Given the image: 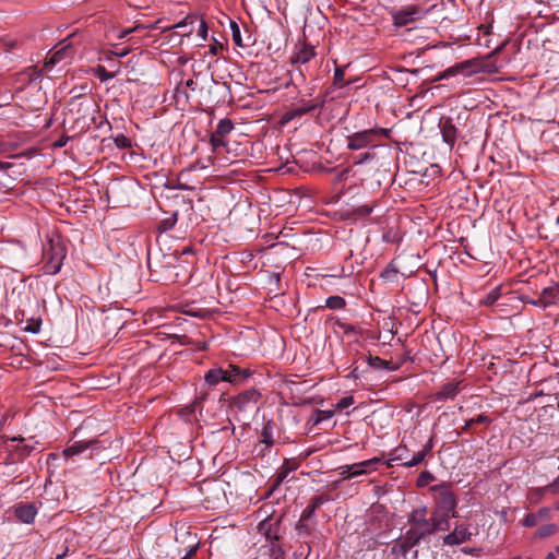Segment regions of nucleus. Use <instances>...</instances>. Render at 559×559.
I'll list each match as a JSON object with an SVG mask.
<instances>
[{
  "instance_id": "f257e3e1",
  "label": "nucleus",
  "mask_w": 559,
  "mask_h": 559,
  "mask_svg": "<svg viewBox=\"0 0 559 559\" xmlns=\"http://www.w3.org/2000/svg\"><path fill=\"white\" fill-rule=\"evenodd\" d=\"M407 523L409 528L405 532L401 540H399L393 547L392 552L406 554L421 540H426L427 537L436 533L437 531H445L449 528L444 516L427 518V508H417L412 511L408 515Z\"/></svg>"
},
{
  "instance_id": "f03ea898",
  "label": "nucleus",
  "mask_w": 559,
  "mask_h": 559,
  "mask_svg": "<svg viewBox=\"0 0 559 559\" xmlns=\"http://www.w3.org/2000/svg\"><path fill=\"white\" fill-rule=\"evenodd\" d=\"M432 490L435 491L436 508L431 514L433 516H444L447 524L450 525L449 519L457 516L455 495L447 484L435 486Z\"/></svg>"
},
{
  "instance_id": "7ed1b4c3",
  "label": "nucleus",
  "mask_w": 559,
  "mask_h": 559,
  "mask_svg": "<svg viewBox=\"0 0 559 559\" xmlns=\"http://www.w3.org/2000/svg\"><path fill=\"white\" fill-rule=\"evenodd\" d=\"M67 251L60 240L49 239L43 250V270L45 274H57L63 263Z\"/></svg>"
},
{
  "instance_id": "20e7f679",
  "label": "nucleus",
  "mask_w": 559,
  "mask_h": 559,
  "mask_svg": "<svg viewBox=\"0 0 559 559\" xmlns=\"http://www.w3.org/2000/svg\"><path fill=\"white\" fill-rule=\"evenodd\" d=\"M390 130L383 128H372L355 132L347 136V148L352 151L361 150L368 146L377 147L378 142L383 138H389Z\"/></svg>"
},
{
  "instance_id": "39448f33",
  "label": "nucleus",
  "mask_w": 559,
  "mask_h": 559,
  "mask_svg": "<svg viewBox=\"0 0 559 559\" xmlns=\"http://www.w3.org/2000/svg\"><path fill=\"white\" fill-rule=\"evenodd\" d=\"M480 70L481 62L478 59H469L445 69L444 71L438 74L436 80H444L451 76H455L457 74L469 76L474 73L479 72Z\"/></svg>"
},
{
  "instance_id": "423d86ee",
  "label": "nucleus",
  "mask_w": 559,
  "mask_h": 559,
  "mask_svg": "<svg viewBox=\"0 0 559 559\" xmlns=\"http://www.w3.org/2000/svg\"><path fill=\"white\" fill-rule=\"evenodd\" d=\"M316 57V50L314 47L302 43L296 45V49L294 53L290 57V62L293 64H297V76L300 79V81H305L306 73L301 66L308 63L310 60H312Z\"/></svg>"
},
{
  "instance_id": "0eeeda50",
  "label": "nucleus",
  "mask_w": 559,
  "mask_h": 559,
  "mask_svg": "<svg viewBox=\"0 0 559 559\" xmlns=\"http://www.w3.org/2000/svg\"><path fill=\"white\" fill-rule=\"evenodd\" d=\"M260 396L257 390H247L233 399L230 407L238 412H250L257 407Z\"/></svg>"
},
{
  "instance_id": "6e6552de",
  "label": "nucleus",
  "mask_w": 559,
  "mask_h": 559,
  "mask_svg": "<svg viewBox=\"0 0 559 559\" xmlns=\"http://www.w3.org/2000/svg\"><path fill=\"white\" fill-rule=\"evenodd\" d=\"M420 15V10L415 5L392 13L393 22L396 27L406 26L407 24L418 20Z\"/></svg>"
},
{
  "instance_id": "1a4fd4ad",
  "label": "nucleus",
  "mask_w": 559,
  "mask_h": 559,
  "mask_svg": "<svg viewBox=\"0 0 559 559\" xmlns=\"http://www.w3.org/2000/svg\"><path fill=\"white\" fill-rule=\"evenodd\" d=\"M224 371H226L225 382H229L231 384L242 383L252 376L250 369L240 368L233 364H229L227 369H224Z\"/></svg>"
},
{
  "instance_id": "9d476101",
  "label": "nucleus",
  "mask_w": 559,
  "mask_h": 559,
  "mask_svg": "<svg viewBox=\"0 0 559 559\" xmlns=\"http://www.w3.org/2000/svg\"><path fill=\"white\" fill-rule=\"evenodd\" d=\"M471 538L472 533L468 531V528L463 524H459L450 534L443 537V543L449 546H454L465 543Z\"/></svg>"
},
{
  "instance_id": "9b49d317",
  "label": "nucleus",
  "mask_w": 559,
  "mask_h": 559,
  "mask_svg": "<svg viewBox=\"0 0 559 559\" xmlns=\"http://www.w3.org/2000/svg\"><path fill=\"white\" fill-rule=\"evenodd\" d=\"M439 128L442 134L443 141L453 147L457 139V129L450 117H442L439 122Z\"/></svg>"
},
{
  "instance_id": "f8f14e48",
  "label": "nucleus",
  "mask_w": 559,
  "mask_h": 559,
  "mask_svg": "<svg viewBox=\"0 0 559 559\" xmlns=\"http://www.w3.org/2000/svg\"><path fill=\"white\" fill-rule=\"evenodd\" d=\"M326 102V95H320L311 100L300 99L297 104H294L295 108L298 110L299 116H305L310 114L317 109H322Z\"/></svg>"
},
{
  "instance_id": "ddd939ff",
  "label": "nucleus",
  "mask_w": 559,
  "mask_h": 559,
  "mask_svg": "<svg viewBox=\"0 0 559 559\" xmlns=\"http://www.w3.org/2000/svg\"><path fill=\"white\" fill-rule=\"evenodd\" d=\"M195 22L199 23V29H198V33L199 35L203 38V39H206V35H207V25L205 23L204 20H197L195 17L193 16H187L185 20H182L181 22L177 23L174 28H178V29H181V28H185L183 29V33L182 35H190L192 32H193V27H192V24H194Z\"/></svg>"
},
{
  "instance_id": "4468645a",
  "label": "nucleus",
  "mask_w": 559,
  "mask_h": 559,
  "mask_svg": "<svg viewBox=\"0 0 559 559\" xmlns=\"http://www.w3.org/2000/svg\"><path fill=\"white\" fill-rule=\"evenodd\" d=\"M14 514L22 523L32 524L37 514V509L32 503H22L15 507Z\"/></svg>"
},
{
  "instance_id": "2eb2a0df",
  "label": "nucleus",
  "mask_w": 559,
  "mask_h": 559,
  "mask_svg": "<svg viewBox=\"0 0 559 559\" xmlns=\"http://www.w3.org/2000/svg\"><path fill=\"white\" fill-rule=\"evenodd\" d=\"M73 51L71 45L62 46L60 49L56 50L49 59L46 60L44 64L45 70L51 69L55 64L62 61L64 58L69 57Z\"/></svg>"
},
{
  "instance_id": "dca6fc26",
  "label": "nucleus",
  "mask_w": 559,
  "mask_h": 559,
  "mask_svg": "<svg viewBox=\"0 0 559 559\" xmlns=\"http://www.w3.org/2000/svg\"><path fill=\"white\" fill-rule=\"evenodd\" d=\"M432 447H433L432 439H429L420 451L416 452L412 456V459L404 461L402 463V465L405 467H413V466L420 464L425 460V457L431 452Z\"/></svg>"
},
{
  "instance_id": "f3484780",
  "label": "nucleus",
  "mask_w": 559,
  "mask_h": 559,
  "mask_svg": "<svg viewBox=\"0 0 559 559\" xmlns=\"http://www.w3.org/2000/svg\"><path fill=\"white\" fill-rule=\"evenodd\" d=\"M97 441L96 440H91V441H84V440H80V441H74L72 444H70L64 451H63V454L66 456H74V455H78L82 452H84L85 450H87L88 448L93 447Z\"/></svg>"
},
{
  "instance_id": "a211bd4d",
  "label": "nucleus",
  "mask_w": 559,
  "mask_h": 559,
  "mask_svg": "<svg viewBox=\"0 0 559 559\" xmlns=\"http://www.w3.org/2000/svg\"><path fill=\"white\" fill-rule=\"evenodd\" d=\"M225 377H226V371H224V369L221 367H215V368L210 369L205 373L204 381L209 385H216L221 381H225Z\"/></svg>"
},
{
  "instance_id": "6ab92c4d",
  "label": "nucleus",
  "mask_w": 559,
  "mask_h": 559,
  "mask_svg": "<svg viewBox=\"0 0 559 559\" xmlns=\"http://www.w3.org/2000/svg\"><path fill=\"white\" fill-rule=\"evenodd\" d=\"M273 525H277V521L273 522L272 519H266L259 524V532L270 540L277 539L276 531H273Z\"/></svg>"
},
{
  "instance_id": "aec40b11",
  "label": "nucleus",
  "mask_w": 559,
  "mask_h": 559,
  "mask_svg": "<svg viewBox=\"0 0 559 559\" xmlns=\"http://www.w3.org/2000/svg\"><path fill=\"white\" fill-rule=\"evenodd\" d=\"M368 365L374 369H388V370H396L397 366H394L392 361L384 360L378 356L369 355L367 358Z\"/></svg>"
},
{
  "instance_id": "412c9836",
  "label": "nucleus",
  "mask_w": 559,
  "mask_h": 559,
  "mask_svg": "<svg viewBox=\"0 0 559 559\" xmlns=\"http://www.w3.org/2000/svg\"><path fill=\"white\" fill-rule=\"evenodd\" d=\"M233 130V121L229 118H224L218 121L214 133H216V136L226 138Z\"/></svg>"
},
{
  "instance_id": "4be33fe9",
  "label": "nucleus",
  "mask_w": 559,
  "mask_h": 559,
  "mask_svg": "<svg viewBox=\"0 0 559 559\" xmlns=\"http://www.w3.org/2000/svg\"><path fill=\"white\" fill-rule=\"evenodd\" d=\"M260 442L265 444V448L269 449L273 445V428L271 423H266L261 431Z\"/></svg>"
},
{
  "instance_id": "5701e85b",
  "label": "nucleus",
  "mask_w": 559,
  "mask_h": 559,
  "mask_svg": "<svg viewBox=\"0 0 559 559\" xmlns=\"http://www.w3.org/2000/svg\"><path fill=\"white\" fill-rule=\"evenodd\" d=\"M407 453H408V450H407L406 445H399L390 454V460L388 461V466H392L391 462H394V461H401L402 463L404 461H407Z\"/></svg>"
},
{
  "instance_id": "b1692460",
  "label": "nucleus",
  "mask_w": 559,
  "mask_h": 559,
  "mask_svg": "<svg viewBox=\"0 0 559 559\" xmlns=\"http://www.w3.org/2000/svg\"><path fill=\"white\" fill-rule=\"evenodd\" d=\"M459 382H449V383H445L440 392H439V396L442 397V399H450V397H453L457 392H459Z\"/></svg>"
},
{
  "instance_id": "393cba45",
  "label": "nucleus",
  "mask_w": 559,
  "mask_h": 559,
  "mask_svg": "<svg viewBox=\"0 0 559 559\" xmlns=\"http://www.w3.org/2000/svg\"><path fill=\"white\" fill-rule=\"evenodd\" d=\"M177 223V213H174L171 216L160 221L157 225V230L159 233H165L170 230Z\"/></svg>"
},
{
  "instance_id": "a878e982",
  "label": "nucleus",
  "mask_w": 559,
  "mask_h": 559,
  "mask_svg": "<svg viewBox=\"0 0 559 559\" xmlns=\"http://www.w3.org/2000/svg\"><path fill=\"white\" fill-rule=\"evenodd\" d=\"M500 292H501V287L498 286V287H495L493 289H491L485 297L484 299L480 301L481 305L484 306H492L500 297Z\"/></svg>"
},
{
  "instance_id": "bb28decb",
  "label": "nucleus",
  "mask_w": 559,
  "mask_h": 559,
  "mask_svg": "<svg viewBox=\"0 0 559 559\" xmlns=\"http://www.w3.org/2000/svg\"><path fill=\"white\" fill-rule=\"evenodd\" d=\"M342 468H344L346 472H350L348 475L344 476V479H349L352 477H356V476H360V475L365 474L359 462L355 463V464L342 465Z\"/></svg>"
},
{
  "instance_id": "cd10ccee",
  "label": "nucleus",
  "mask_w": 559,
  "mask_h": 559,
  "mask_svg": "<svg viewBox=\"0 0 559 559\" xmlns=\"http://www.w3.org/2000/svg\"><path fill=\"white\" fill-rule=\"evenodd\" d=\"M346 306V301L341 296H330L325 300V307L330 309H343Z\"/></svg>"
},
{
  "instance_id": "c85d7f7f",
  "label": "nucleus",
  "mask_w": 559,
  "mask_h": 559,
  "mask_svg": "<svg viewBox=\"0 0 559 559\" xmlns=\"http://www.w3.org/2000/svg\"><path fill=\"white\" fill-rule=\"evenodd\" d=\"M230 29L235 45L238 47H245L246 45L242 43L240 27L235 21H230Z\"/></svg>"
},
{
  "instance_id": "c756f323",
  "label": "nucleus",
  "mask_w": 559,
  "mask_h": 559,
  "mask_svg": "<svg viewBox=\"0 0 559 559\" xmlns=\"http://www.w3.org/2000/svg\"><path fill=\"white\" fill-rule=\"evenodd\" d=\"M41 320L39 318H31L23 328L25 332L38 333L40 331Z\"/></svg>"
},
{
  "instance_id": "7c9ffc66",
  "label": "nucleus",
  "mask_w": 559,
  "mask_h": 559,
  "mask_svg": "<svg viewBox=\"0 0 559 559\" xmlns=\"http://www.w3.org/2000/svg\"><path fill=\"white\" fill-rule=\"evenodd\" d=\"M558 531L555 524H545L537 530V535L542 538L554 535Z\"/></svg>"
},
{
  "instance_id": "2f4dec72",
  "label": "nucleus",
  "mask_w": 559,
  "mask_h": 559,
  "mask_svg": "<svg viewBox=\"0 0 559 559\" xmlns=\"http://www.w3.org/2000/svg\"><path fill=\"white\" fill-rule=\"evenodd\" d=\"M381 462V460L379 457H373V459H370V460H366V461H361L359 462L362 471L366 473H368L369 471H373L376 469L377 465Z\"/></svg>"
},
{
  "instance_id": "473e14b6",
  "label": "nucleus",
  "mask_w": 559,
  "mask_h": 559,
  "mask_svg": "<svg viewBox=\"0 0 559 559\" xmlns=\"http://www.w3.org/2000/svg\"><path fill=\"white\" fill-rule=\"evenodd\" d=\"M335 325L338 329H341L344 332V334H350V333L356 334V333L360 332L358 326L353 325V324H348V323H345V322H342V321H338V320L335 322Z\"/></svg>"
},
{
  "instance_id": "72a5a7b5",
  "label": "nucleus",
  "mask_w": 559,
  "mask_h": 559,
  "mask_svg": "<svg viewBox=\"0 0 559 559\" xmlns=\"http://www.w3.org/2000/svg\"><path fill=\"white\" fill-rule=\"evenodd\" d=\"M374 207V203L372 204H364V205H360V206H357L353 210V213L357 216H368Z\"/></svg>"
},
{
  "instance_id": "f704fd0d",
  "label": "nucleus",
  "mask_w": 559,
  "mask_h": 559,
  "mask_svg": "<svg viewBox=\"0 0 559 559\" xmlns=\"http://www.w3.org/2000/svg\"><path fill=\"white\" fill-rule=\"evenodd\" d=\"M296 528L299 532V534H307V535H309L312 531V527L309 525V521L304 520L302 518L299 519V521L296 525Z\"/></svg>"
},
{
  "instance_id": "c9c22d12",
  "label": "nucleus",
  "mask_w": 559,
  "mask_h": 559,
  "mask_svg": "<svg viewBox=\"0 0 559 559\" xmlns=\"http://www.w3.org/2000/svg\"><path fill=\"white\" fill-rule=\"evenodd\" d=\"M299 112L298 110L295 108L294 104L284 112L283 115V122H288V121H292L296 118H299Z\"/></svg>"
},
{
  "instance_id": "e433bc0d",
  "label": "nucleus",
  "mask_w": 559,
  "mask_h": 559,
  "mask_svg": "<svg viewBox=\"0 0 559 559\" xmlns=\"http://www.w3.org/2000/svg\"><path fill=\"white\" fill-rule=\"evenodd\" d=\"M210 143L213 146V148L224 147L227 145V141L225 138L216 136V133H212L210 136Z\"/></svg>"
},
{
  "instance_id": "4c0bfd02",
  "label": "nucleus",
  "mask_w": 559,
  "mask_h": 559,
  "mask_svg": "<svg viewBox=\"0 0 559 559\" xmlns=\"http://www.w3.org/2000/svg\"><path fill=\"white\" fill-rule=\"evenodd\" d=\"M331 498L330 496L328 495H319V496H314L311 498L310 500V503L316 508L318 509L320 506H322L323 503L330 501Z\"/></svg>"
},
{
  "instance_id": "58836bf2",
  "label": "nucleus",
  "mask_w": 559,
  "mask_h": 559,
  "mask_svg": "<svg viewBox=\"0 0 559 559\" xmlns=\"http://www.w3.org/2000/svg\"><path fill=\"white\" fill-rule=\"evenodd\" d=\"M354 404V396L353 395H348V396H344L342 397L337 403H336V408L338 409H344V408H347L349 407L350 405Z\"/></svg>"
},
{
  "instance_id": "ea45409f",
  "label": "nucleus",
  "mask_w": 559,
  "mask_h": 559,
  "mask_svg": "<svg viewBox=\"0 0 559 559\" xmlns=\"http://www.w3.org/2000/svg\"><path fill=\"white\" fill-rule=\"evenodd\" d=\"M332 416H333V412H331V411H318L317 412V417L313 420V425H318L322 420L329 419Z\"/></svg>"
},
{
  "instance_id": "a19ab883",
  "label": "nucleus",
  "mask_w": 559,
  "mask_h": 559,
  "mask_svg": "<svg viewBox=\"0 0 559 559\" xmlns=\"http://www.w3.org/2000/svg\"><path fill=\"white\" fill-rule=\"evenodd\" d=\"M334 84L337 86H343V80H344V70L342 68H336L334 71Z\"/></svg>"
},
{
  "instance_id": "79ce46f5",
  "label": "nucleus",
  "mask_w": 559,
  "mask_h": 559,
  "mask_svg": "<svg viewBox=\"0 0 559 559\" xmlns=\"http://www.w3.org/2000/svg\"><path fill=\"white\" fill-rule=\"evenodd\" d=\"M554 292H555V288H551V287H547L543 290L544 304L554 302V297H555Z\"/></svg>"
},
{
  "instance_id": "37998d69",
  "label": "nucleus",
  "mask_w": 559,
  "mask_h": 559,
  "mask_svg": "<svg viewBox=\"0 0 559 559\" xmlns=\"http://www.w3.org/2000/svg\"><path fill=\"white\" fill-rule=\"evenodd\" d=\"M316 510H317V509H316L311 503H309V504L305 508V510L302 511V513H301V516H300V518H302L304 520H308V521H309V520L313 516V514H314Z\"/></svg>"
},
{
  "instance_id": "c03bdc74",
  "label": "nucleus",
  "mask_w": 559,
  "mask_h": 559,
  "mask_svg": "<svg viewBox=\"0 0 559 559\" xmlns=\"http://www.w3.org/2000/svg\"><path fill=\"white\" fill-rule=\"evenodd\" d=\"M373 158H374V153L366 152V153H364V154L358 156V159L355 160V164L356 165H360V164H364V163H366L368 160H371Z\"/></svg>"
},
{
  "instance_id": "a18cd8bd",
  "label": "nucleus",
  "mask_w": 559,
  "mask_h": 559,
  "mask_svg": "<svg viewBox=\"0 0 559 559\" xmlns=\"http://www.w3.org/2000/svg\"><path fill=\"white\" fill-rule=\"evenodd\" d=\"M116 145L120 148H126L130 146V141L124 135H119L115 139Z\"/></svg>"
},
{
  "instance_id": "49530a36",
  "label": "nucleus",
  "mask_w": 559,
  "mask_h": 559,
  "mask_svg": "<svg viewBox=\"0 0 559 559\" xmlns=\"http://www.w3.org/2000/svg\"><path fill=\"white\" fill-rule=\"evenodd\" d=\"M537 524V518L535 514H527L523 521V525L527 527L535 526Z\"/></svg>"
},
{
  "instance_id": "de8ad7c7",
  "label": "nucleus",
  "mask_w": 559,
  "mask_h": 559,
  "mask_svg": "<svg viewBox=\"0 0 559 559\" xmlns=\"http://www.w3.org/2000/svg\"><path fill=\"white\" fill-rule=\"evenodd\" d=\"M432 475L429 472H423L417 480L418 486H425L428 480L432 479Z\"/></svg>"
},
{
  "instance_id": "09e8293b",
  "label": "nucleus",
  "mask_w": 559,
  "mask_h": 559,
  "mask_svg": "<svg viewBox=\"0 0 559 559\" xmlns=\"http://www.w3.org/2000/svg\"><path fill=\"white\" fill-rule=\"evenodd\" d=\"M142 28H143V26H141V25H136V26H134V27H132V28L124 29V31L120 32V33L118 34V36H117V37H118L119 39H122V38L127 37L129 34H131V33H133V32H138V31H140V29H142Z\"/></svg>"
},
{
  "instance_id": "8fccbe9b",
  "label": "nucleus",
  "mask_w": 559,
  "mask_h": 559,
  "mask_svg": "<svg viewBox=\"0 0 559 559\" xmlns=\"http://www.w3.org/2000/svg\"><path fill=\"white\" fill-rule=\"evenodd\" d=\"M474 421L475 424L488 425L491 423V418L488 417L487 415L480 414L476 418H474Z\"/></svg>"
},
{
  "instance_id": "3c124183",
  "label": "nucleus",
  "mask_w": 559,
  "mask_h": 559,
  "mask_svg": "<svg viewBox=\"0 0 559 559\" xmlns=\"http://www.w3.org/2000/svg\"><path fill=\"white\" fill-rule=\"evenodd\" d=\"M546 488L549 491H551L552 493L559 492V476L550 485H548Z\"/></svg>"
},
{
  "instance_id": "603ef678",
  "label": "nucleus",
  "mask_w": 559,
  "mask_h": 559,
  "mask_svg": "<svg viewBox=\"0 0 559 559\" xmlns=\"http://www.w3.org/2000/svg\"><path fill=\"white\" fill-rule=\"evenodd\" d=\"M349 171H350V170H349V168H345V169H343L342 171H340V173L337 174V176H336V181H337V182H341V181H343V180H346V179H347V177H348Z\"/></svg>"
},
{
  "instance_id": "864d4df0",
  "label": "nucleus",
  "mask_w": 559,
  "mask_h": 559,
  "mask_svg": "<svg viewBox=\"0 0 559 559\" xmlns=\"http://www.w3.org/2000/svg\"><path fill=\"white\" fill-rule=\"evenodd\" d=\"M70 138L67 135L61 136L59 140L55 142L56 147H63L69 142Z\"/></svg>"
},
{
  "instance_id": "5fc2aeb1",
  "label": "nucleus",
  "mask_w": 559,
  "mask_h": 559,
  "mask_svg": "<svg viewBox=\"0 0 559 559\" xmlns=\"http://www.w3.org/2000/svg\"><path fill=\"white\" fill-rule=\"evenodd\" d=\"M99 79L103 81V80H108V79H111L114 78V74L112 73H108L106 72V70L104 68H100L99 69Z\"/></svg>"
},
{
  "instance_id": "6e6d98bb",
  "label": "nucleus",
  "mask_w": 559,
  "mask_h": 559,
  "mask_svg": "<svg viewBox=\"0 0 559 559\" xmlns=\"http://www.w3.org/2000/svg\"><path fill=\"white\" fill-rule=\"evenodd\" d=\"M295 468H296V465H288V467H287L284 472H282V473L280 474V480H283V479L286 477L287 473H288L289 471L295 469Z\"/></svg>"
},
{
  "instance_id": "4d7b16f0",
  "label": "nucleus",
  "mask_w": 559,
  "mask_h": 559,
  "mask_svg": "<svg viewBox=\"0 0 559 559\" xmlns=\"http://www.w3.org/2000/svg\"><path fill=\"white\" fill-rule=\"evenodd\" d=\"M222 48H223L222 45H212V46H210V52L212 55H217L218 49H222Z\"/></svg>"
},
{
  "instance_id": "13d9d810",
  "label": "nucleus",
  "mask_w": 559,
  "mask_h": 559,
  "mask_svg": "<svg viewBox=\"0 0 559 559\" xmlns=\"http://www.w3.org/2000/svg\"><path fill=\"white\" fill-rule=\"evenodd\" d=\"M186 87L190 88V90H194V86H195V82L192 80V79H189L186 81L185 83Z\"/></svg>"
},
{
  "instance_id": "bf43d9fd",
  "label": "nucleus",
  "mask_w": 559,
  "mask_h": 559,
  "mask_svg": "<svg viewBox=\"0 0 559 559\" xmlns=\"http://www.w3.org/2000/svg\"><path fill=\"white\" fill-rule=\"evenodd\" d=\"M474 425H476V424H475V421H474V418H472V419H469V420H467V421L465 423V426H464V428H463V429H464V430H469Z\"/></svg>"
},
{
  "instance_id": "052dcab7",
  "label": "nucleus",
  "mask_w": 559,
  "mask_h": 559,
  "mask_svg": "<svg viewBox=\"0 0 559 559\" xmlns=\"http://www.w3.org/2000/svg\"><path fill=\"white\" fill-rule=\"evenodd\" d=\"M114 53H115L117 57H124V56H127V55L129 53V49L123 48V49H121V50H119V51H115Z\"/></svg>"
},
{
  "instance_id": "680f3d73",
  "label": "nucleus",
  "mask_w": 559,
  "mask_h": 559,
  "mask_svg": "<svg viewBox=\"0 0 559 559\" xmlns=\"http://www.w3.org/2000/svg\"><path fill=\"white\" fill-rule=\"evenodd\" d=\"M67 555H68V547H66V549L61 554L57 555L55 559H63L64 557H67Z\"/></svg>"
},
{
  "instance_id": "e2e57ef3",
  "label": "nucleus",
  "mask_w": 559,
  "mask_h": 559,
  "mask_svg": "<svg viewBox=\"0 0 559 559\" xmlns=\"http://www.w3.org/2000/svg\"><path fill=\"white\" fill-rule=\"evenodd\" d=\"M337 471L340 472V475L342 476V479H344V476L348 475L350 472H346L344 468H342V466H340L337 468Z\"/></svg>"
},
{
  "instance_id": "0e129e2a",
  "label": "nucleus",
  "mask_w": 559,
  "mask_h": 559,
  "mask_svg": "<svg viewBox=\"0 0 559 559\" xmlns=\"http://www.w3.org/2000/svg\"><path fill=\"white\" fill-rule=\"evenodd\" d=\"M188 253H192V248L191 247H186L181 251V254H188Z\"/></svg>"
},
{
  "instance_id": "69168bd1",
  "label": "nucleus",
  "mask_w": 559,
  "mask_h": 559,
  "mask_svg": "<svg viewBox=\"0 0 559 559\" xmlns=\"http://www.w3.org/2000/svg\"><path fill=\"white\" fill-rule=\"evenodd\" d=\"M547 514H548V509H542V510H539V515H540V516H545V515H547Z\"/></svg>"
},
{
  "instance_id": "338daca9",
  "label": "nucleus",
  "mask_w": 559,
  "mask_h": 559,
  "mask_svg": "<svg viewBox=\"0 0 559 559\" xmlns=\"http://www.w3.org/2000/svg\"><path fill=\"white\" fill-rule=\"evenodd\" d=\"M179 188L182 189V190H191L192 189L191 187H189L187 185H183V183H180Z\"/></svg>"
},
{
  "instance_id": "774afa93",
  "label": "nucleus",
  "mask_w": 559,
  "mask_h": 559,
  "mask_svg": "<svg viewBox=\"0 0 559 559\" xmlns=\"http://www.w3.org/2000/svg\"><path fill=\"white\" fill-rule=\"evenodd\" d=\"M545 559H556V556L552 552H548Z\"/></svg>"
}]
</instances>
